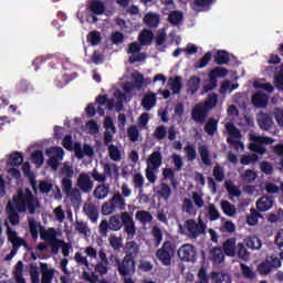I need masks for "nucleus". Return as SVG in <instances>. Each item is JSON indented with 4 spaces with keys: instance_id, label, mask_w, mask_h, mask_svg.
Segmentation results:
<instances>
[{
    "instance_id": "nucleus-1",
    "label": "nucleus",
    "mask_w": 283,
    "mask_h": 283,
    "mask_svg": "<svg viewBox=\"0 0 283 283\" xmlns=\"http://www.w3.org/2000/svg\"><path fill=\"white\" fill-rule=\"evenodd\" d=\"M13 205L8 203L7 213L8 220L12 227L19 226L21 222V217L19 213H29L30 216H34L38 209H41V201H39V197L32 193L30 188L18 189V193L12 198Z\"/></svg>"
},
{
    "instance_id": "nucleus-2",
    "label": "nucleus",
    "mask_w": 283,
    "mask_h": 283,
    "mask_svg": "<svg viewBox=\"0 0 283 283\" xmlns=\"http://www.w3.org/2000/svg\"><path fill=\"white\" fill-rule=\"evenodd\" d=\"M127 235H136V222H134V213L127 211L119 214L111 216L109 220L104 219L99 223V233L104 238L107 237V233L111 231H120L123 229Z\"/></svg>"
},
{
    "instance_id": "nucleus-3",
    "label": "nucleus",
    "mask_w": 283,
    "mask_h": 283,
    "mask_svg": "<svg viewBox=\"0 0 283 283\" xmlns=\"http://www.w3.org/2000/svg\"><path fill=\"white\" fill-rule=\"evenodd\" d=\"M124 258L115 259V266L122 277H128L136 273V260L140 254V245L136 241H128L124 247Z\"/></svg>"
},
{
    "instance_id": "nucleus-4",
    "label": "nucleus",
    "mask_w": 283,
    "mask_h": 283,
    "mask_svg": "<svg viewBox=\"0 0 283 283\" xmlns=\"http://www.w3.org/2000/svg\"><path fill=\"white\" fill-rule=\"evenodd\" d=\"M218 105V94L210 93L203 104H196L191 112V118L195 123L205 124L209 112Z\"/></svg>"
},
{
    "instance_id": "nucleus-5",
    "label": "nucleus",
    "mask_w": 283,
    "mask_h": 283,
    "mask_svg": "<svg viewBox=\"0 0 283 283\" xmlns=\"http://www.w3.org/2000/svg\"><path fill=\"white\" fill-rule=\"evenodd\" d=\"M116 209H119V211H125V209H127L125 197L119 192L115 193L108 201L103 203L102 213L103 216H112Z\"/></svg>"
},
{
    "instance_id": "nucleus-6",
    "label": "nucleus",
    "mask_w": 283,
    "mask_h": 283,
    "mask_svg": "<svg viewBox=\"0 0 283 283\" xmlns=\"http://www.w3.org/2000/svg\"><path fill=\"white\" fill-rule=\"evenodd\" d=\"M176 255V245L171 241H165L156 251V258L164 266H171V258Z\"/></svg>"
},
{
    "instance_id": "nucleus-7",
    "label": "nucleus",
    "mask_w": 283,
    "mask_h": 283,
    "mask_svg": "<svg viewBox=\"0 0 283 283\" xmlns=\"http://www.w3.org/2000/svg\"><path fill=\"white\" fill-rule=\"evenodd\" d=\"M229 75V70L222 66H216L208 73L209 83L203 86V92H211L218 87V78H224Z\"/></svg>"
},
{
    "instance_id": "nucleus-8",
    "label": "nucleus",
    "mask_w": 283,
    "mask_h": 283,
    "mask_svg": "<svg viewBox=\"0 0 283 283\" xmlns=\"http://www.w3.org/2000/svg\"><path fill=\"white\" fill-rule=\"evenodd\" d=\"M252 143L249 145V149L254 154H260V156H264L266 154V147L264 145H273L275 139L272 137H262L260 135L251 136Z\"/></svg>"
},
{
    "instance_id": "nucleus-9",
    "label": "nucleus",
    "mask_w": 283,
    "mask_h": 283,
    "mask_svg": "<svg viewBox=\"0 0 283 283\" xmlns=\"http://www.w3.org/2000/svg\"><path fill=\"white\" fill-rule=\"evenodd\" d=\"M185 228L188 231L189 238H193V240L198 239L199 235H202V233H206L207 231V223L202 219L199 220V222H196L193 219H188L185 222Z\"/></svg>"
},
{
    "instance_id": "nucleus-10",
    "label": "nucleus",
    "mask_w": 283,
    "mask_h": 283,
    "mask_svg": "<svg viewBox=\"0 0 283 283\" xmlns=\"http://www.w3.org/2000/svg\"><path fill=\"white\" fill-rule=\"evenodd\" d=\"M7 238L8 242H11L12 247L15 249H21V247H24V249H30V247L28 245V241L19 237V233H17L15 230L10 228V226L7 227Z\"/></svg>"
},
{
    "instance_id": "nucleus-11",
    "label": "nucleus",
    "mask_w": 283,
    "mask_h": 283,
    "mask_svg": "<svg viewBox=\"0 0 283 283\" xmlns=\"http://www.w3.org/2000/svg\"><path fill=\"white\" fill-rule=\"evenodd\" d=\"M178 255L182 262H196L197 260L196 248L191 244H184L181 248H179Z\"/></svg>"
},
{
    "instance_id": "nucleus-12",
    "label": "nucleus",
    "mask_w": 283,
    "mask_h": 283,
    "mask_svg": "<svg viewBox=\"0 0 283 283\" xmlns=\"http://www.w3.org/2000/svg\"><path fill=\"white\" fill-rule=\"evenodd\" d=\"M77 187L83 193H90L94 189V181L90 177V174L82 172L77 177Z\"/></svg>"
},
{
    "instance_id": "nucleus-13",
    "label": "nucleus",
    "mask_w": 283,
    "mask_h": 283,
    "mask_svg": "<svg viewBox=\"0 0 283 283\" xmlns=\"http://www.w3.org/2000/svg\"><path fill=\"white\" fill-rule=\"evenodd\" d=\"M74 153L76 158L80 160H83L85 156L92 157L94 156V148L90 146V144H85L83 147L81 146V143L74 144Z\"/></svg>"
},
{
    "instance_id": "nucleus-14",
    "label": "nucleus",
    "mask_w": 283,
    "mask_h": 283,
    "mask_svg": "<svg viewBox=\"0 0 283 283\" xmlns=\"http://www.w3.org/2000/svg\"><path fill=\"white\" fill-rule=\"evenodd\" d=\"M22 171L24 176H27V178L29 179V182L33 189L34 196H38L39 187H36V176L34 175V172H32V169L29 163L23 164Z\"/></svg>"
},
{
    "instance_id": "nucleus-15",
    "label": "nucleus",
    "mask_w": 283,
    "mask_h": 283,
    "mask_svg": "<svg viewBox=\"0 0 283 283\" xmlns=\"http://www.w3.org/2000/svg\"><path fill=\"white\" fill-rule=\"evenodd\" d=\"M252 105L260 109H264L269 105V95L258 91L252 95Z\"/></svg>"
},
{
    "instance_id": "nucleus-16",
    "label": "nucleus",
    "mask_w": 283,
    "mask_h": 283,
    "mask_svg": "<svg viewBox=\"0 0 283 283\" xmlns=\"http://www.w3.org/2000/svg\"><path fill=\"white\" fill-rule=\"evenodd\" d=\"M163 166V154L160 151H153L147 159V167L153 169H160Z\"/></svg>"
},
{
    "instance_id": "nucleus-17",
    "label": "nucleus",
    "mask_w": 283,
    "mask_h": 283,
    "mask_svg": "<svg viewBox=\"0 0 283 283\" xmlns=\"http://www.w3.org/2000/svg\"><path fill=\"white\" fill-rule=\"evenodd\" d=\"M235 242H237L235 238H229L223 242L222 249H223L224 255H228V258H235L237 255Z\"/></svg>"
},
{
    "instance_id": "nucleus-18",
    "label": "nucleus",
    "mask_w": 283,
    "mask_h": 283,
    "mask_svg": "<svg viewBox=\"0 0 283 283\" xmlns=\"http://www.w3.org/2000/svg\"><path fill=\"white\" fill-rule=\"evenodd\" d=\"M157 101L158 98L155 93H147L142 99V107H144L146 112H150L153 107H156Z\"/></svg>"
},
{
    "instance_id": "nucleus-19",
    "label": "nucleus",
    "mask_w": 283,
    "mask_h": 283,
    "mask_svg": "<svg viewBox=\"0 0 283 283\" xmlns=\"http://www.w3.org/2000/svg\"><path fill=\"white\" fill-rule=\"evenodd\" d=\"M258 123L259 127H261L264 132H269V129L273 127V118L266 113H260L258 115Z\"/></svg>"
},
{
    "instance_id": "nucleus-20",
    "label": "nucleus",
    "mask_w": 283,
    "mask_h": 283,
    "mask_svg": "<svg viewBox=\"0 0 283 283\" xmlns=\"http://www.w3.org/2000/svg\"><path fill=\"white\" fill-rule=\"evenodd\" d=\"M272 208H273V198H271L269 196H262L256 201L258 211L264 212V211H269Z\"/></svg>"
},
{
    "instance_id": "nucleus-21",
    "label": "nucleus",
    "mask_w": 283,
    "mask_h": 283,
    "mask_svg": "<svg viewBox=\"0 0 283 283\" xmlns=\"http://www.w3.org/2000/svg\"><path fill=\"white\" fill-rule=\"evenodd\" d=\"M213 61L217 65H229L231 63V55L224 50H219L214 54Z\"/></svg>"
},
{
    "instance_id": "nucleus-22",
    "label": "nucleus",
    "mask_w": 283,
    "mask_h": 283,
    "mask_svg": "<svg viewBox=\"0 0 283 283\" xmlns=\"http://www.w3.org/2000/svg\"><path fill=\"white\" fill-rule=\"evenodd\" d=\"M163 178L164 180H170L172 189H178V179L176 178V170H174L172 168H164Z\"/></svg>"
},
{
    "instance_id": "nucleus-23",
    "label": "nucleus",
    "mask_w": 283,
    "mask_h": 283,
    "mask_svg": "<svg viewBox=\"0 0 283 283\" xmlns=\"http://www.w3.org/2000/svg\"><path fill=\"white\" fill-rule=\"evenodd\" d=\"M40 268L42 271L41 283H52L54 280V270L48 269V263H40Z\"/></svg>"
},
{
    "instance_id": "nucleus-24",
    "label": "nucleus",
    "mask_w": 283,
    "mask_h": 283,
    "mask_svg": "<svg viewBox=\"0 0 283 283\" xmlns=\"http://www.w3.org/2000/svg\"><path fill=\"white\" fill-rule=\"evenodd\" d=\"M198 153L200 155V158H201L203 165H206V167H211V155L209 153V146L200 145L198 147Z\"/></svg>"
},
{
    "instance_id": "nucleus-25",
    "label": "nucleus",
    "mask_w": 283,
    "mask_h": 283,
    "mask_svg": "<svg viewBox=\"0 0 283 283\" xmlns=\"http://www.w3.org/2000/svg\"><path fill=\"white\" fill-rule=\"evenodd\" d=\"M109 196V185H98L94 190V198L97 200H105Z\"/></svg>"
},
{
    "instance_id": "nucleus-26",
    "label": "nucleus",
    "mask_w": 283,
    "mask_h": 283,
    "mask_svg": "<svg viewBox=\"0 0 283 283\" xmlns=\"http://www.w3.org/2000/svg\"><path fill=\"white\" fill-rule=\"evenodd\" d=\"M144 23L148 28H158L160 25V15L158 13H147L144 17Z\"/></svg>"
},
{
    "instance_id": "nucleus-27",
    "label": "nucleus",
    "mask_w": 283,
    "mask_h": 283,
    "mask_svg": "<svg viewBox=\"0 0 283 283\" xmlns=\"http://www.w3.org/2000/svg\"><path fill=\"white\" fill-rule=\"evenodd\" d=\"M171 193L172 191L169 185H167L166 182H161L159 185V189L157 190L158 198H161V200H165L167 202V200L171 198Z\"/></svg>"
},
{
    "instance_id": "nucleus-28",
    "label": "nucleus",
    "mask_w": 283,
    "mask_h": 283,
    "mask_svg": "<svg viewBox=\"0 0 283 283\" xmlns=\"http://www.w3.org/2000/svg\"><path fill=\"white\" fill-rule=\"evenodd\" d=\"M226 129L230 136V138H228V143H235L233 142V138H242V133L238 127H235V125H233V123H227Z\"/></svg>"
},
{
    "instance_id": "nucleus-29",
    "label": "nucleus",
    "mask_w": 283,
    "mask_h": 283,
    "mask_svg": "<svg viewBox=\"0 0 283 283\" xmlns=\"http://www.w3.org/2000/svg\"><path fill=\"white\" fill-rule=\"evenodd\" d=\"M151 41H154V32L148 29L143 30L139 34L140 45H151Z\"/></svg>"
},
{
    "instance_id": "nucleus-30",
    "label": "nucleus",
    "mask_w": 283,
    "mask_h": 283,
    "mask_svg": "<svg viewBox=\"0 0 283 283\" xmlns=\"http://www.w3.org/2000/svg\"><path fill=\"white\" fill-rule=\"evenodd\" d=\"M203 129L208 136H214L216 132H218V119L210 117L207 120Z\"/></svg>"
},
{
    "instance_id": "nucleus-31",
    "label": "nucleus",
    "mask_w": 283,
    "mask_h": 283,
    "mask_svg": "<svg viewBox=\"0 0 283 283\" xmlns=\"http://www.w3.org/2000/svg\"><path fill=\"white\" fill-rule=\"evenodd\" d=\"M136 220H138L142 224H149L151 220H154V217L151 216V212L147 210H139L135 214Z\"/></svg>"
},
{
    "instance_id": "nucleus-32",
    "label": "nucleus",
    "mask_w": 283,
    "mask_h": 283,
    "mask_svg": "<svg viewBox=\"0 0 283 283\" xmlns=\"http://www.w3.org/2000/svg\"><path fill=\"white\" fill-rule=\"evenodd\" d=\"M46 156H49V158H54L57 161L63 160V156H64V151L63 148L61 147H51L46 149Z\"/></svg>"
},
{
    "instance_id": "nucleus-33",
    "label": "nucleus",
    "mask_w": 283,
    "mask_h": 283,
    "mask_svg": "<svg viewBox=\"0 0 283 283\" xmlns=\"http://www.w3.org/2000/svg\"><path fill=\"white\" fill-rule=\"evenodd\" d=\"M221 209L226 216H229L230 218H233L238 213V209H235V206L227 200L221 201Z\"/></svg>"
},
{
    "instance_id": "nucleus-34",
    "label": "nucleus",
    "mask_w": 283,
    "mask_h": 283,
    "mask_svg": "<svg viewBox=\"0 0 283 283\" xmlns=\"http://www.w3.org/2000/svg\"><path fill=\"white\" fill-rule=\"evenodd\" d=\"M41 240H44V242H53L56 240V230L54 228H49L46 230H42L40 232Z\"/></svg>"
},
{
    "instance_id": "nucleus-35",
    "label": "nucleus",
    "mask_w": 283,
    "mask_h": 283,
    "mask_svg": "<svg viewBox=\"0 0 283 283\" xmlns=\"http://www.w3.org/2000/svg\"><path fill=\"white\" fill-rule=\"evenodd\" d=\"M240 178L243 182H247V185H252V182H255L258 179V172L251 169H247L240 175Z\"/></svg>"
},
{
    "instance_id": "nucleus-36",
    "label": "nucleus",
    "mask_w": 283,
    "mask_h": 283,
    "mask_svg": "<svg viewBox=\"0 0 283 283\" xmlns=\"http://www.w3.org/2000/svg\"><path fill=\"white\" fill-rule=\"evenodd\" d=\"M105 10H106V7L103 2L98 0L91 1L90 11L93 12V14L101 15L105 12Z\"/></svg>"
},
{
    "instance_id": "nucleus-37",
    "label": "nucleus",
    "mask_w": 283,
    "mask_h": 283,
    "mask_svg": "<svg viewBox=\"0 0 283 283\" xmlns=\"http://www.w3.org/2000/svg\"><path fill=\"white\" fill-rule=\"evenodd\" d=\"M224 187L230 196V198H240L242 196V191L237 188L235 184L233 181H226Z\"/></svg>"
},
{
    "instance_id": "nucleus-38",
    "label": "nucleus",
    "mask_w": 283,
    "mask_h": 283,
    "mask_svg": "<svg viewBox=\"0 0 283 283\" xmlns=\"http://www.w3.org/2000/svg\"><path fill=\"white\" fill-rule=\"evenodd\" d=\"M108 156L111 160H114V163H120V159L123 158L120 149H118V146L114 144L108 146Z\"/></svg>"
},
{
    "instance_id": "nucleus-39",
    "label": "nucleus",
    "mask_w": 283,
    "mask_h": 283,
    "mask_svg": "<svg viewBox=\"0 0 283 283\" xmlns=\"http://www.w3.org/2000/svg\"><path fill=\"white\" fill-rule=\"evenodd\" d=\"M213 59V54L211 52L205 53V55L195 63V70H202L209 65V62Z\"/></svg>"
},
{
    "instance_id": "nucleus-40",
    "label": "nucleus",
    "mask_w": 283,
    "mask_h": 283,
    "mask_svg": "<svg viewBox=\"0 0 283 283\" xmlns=\"http://www.w3.org/2000/svg\"><path fill=\"white\" fill-rule=\"evenodd\" d=\"M211 280L213 283H231V276L220 272H211Z\"/></svg>"
},
{
    "instance_id": "nucleus-41",
    "label": "nucleus",
    "mask_w": 283,
    "mask_h": 283,
    "mask_svg": "<svg viewBox=\"0 0 283 283\" xmlns=\"http://www.w3.org/2000/svg\"><path fill=\"white\" fill-rule=\"evenodd\" d=\"M8 165L11 167H19L23 165V155L19 151H15L9 156Z\"/></svg>"
},
{
    "instance_id": "nucleus-42",
    "label": "nucleus",
    "mask_w": 283,
    "mask_h": 283,
    "mask_svg": "<svg viewBox=\"0 0 283 283\" xmlns=\"http://www.w3.org/2000/svg\"><path fill=\"white\" fill-rule=\"evenodd\" d=\"M182 19H185L182 12L176 10L171 11L168 15V21L171 25H180V23H182Z\"/></svg>"
},
{
    "instance_id": "nucleus-43",
    "label": "nucleus",
    "mask_w": 283,
    "mask_h": 283,
    "mask_svg": "<svg viewBox=\"0 0 283 283\" xmlns=\"http://www.w3.org/2000/svg\"><path fill=\"white\" fill-rule=\"evenodd\" d=\"M237 255L240 260H243L244 262L249 261V258H251V253L249 250H247V245L244 243H238L237 245Z\"/></svg>"
},
{
    "instance_id": "nucleus-44",
    "label": "nucleus",
    "mask_w": 283,
    "mask_h": 283,
    "mask_svg": "<svg viewBox=\"0 0 283 283\" xmlns=\"http://www.w3.org/2000/svg\"><path fill=\"white\" fill-rule=\"evenodd\" d=\"M187 87H188L189 92H191V94H196V92H198V90H200V77L191 76L188 80Z\"/></svg>"
},
{
    "instance_id": "nucleus-45",
    "label": "nucleus",
    "mask_w": 283,
    "mask_h": 283,
    "mask_svg": "<svg viewBox=\"0 0 283 283\" xmlns=\"http://www.w3.org/2000/svg\"><path fill=\"white\" fill-rule=\"evenodd\" d=\"M109 245L115 251H119L123 249V239L120 237H117L116 234H111L108 238Z\"/></svg>"
},
{
    "instance_id": "nucleus-46",
    "label": "nucleus",
    "mask_w": 283,
    "mask_h": 283,
    "mask_svg": "<svg viewBox=\"0 0 283 283\" xmlns=\"http://www.w3.org/2000/svg\"><path fill=\"white\" fill-rule=\"evenodd\" d=\"M211 255L213 262H216L217 264H222V262H224V252L222 248H213L211 250Z\"/></svg>"
},
{
    "instance_id": "nucleus-47",
    "label": "nucleus",
    "mask_w": 283,
    "mask_h": 283,
    "mask_svg": "<svg viewBox=\"0 0 283 283\" xmlns=\"http://www.w3.org/2000/svg\"><path fill=\"white\" fill-rule=\"evenodd\" d=\"M94 273L98 275H107L109 273V263L98 261L94 266Z\"/></svg>"
},
{
    "instance_id": "nucleus-48",
    "label": "nucleus",
    "mask_w": 283,
    "mask_h": 283,
    "mask_svg": "<svg viewBox=\"0 0 283 283\" xmlns=\"http://www.w3.org/2000/svg\"><path fill=\"white\" fill-rule=\"evenodd\" d=\"M169 82H170V90H172L174 94H178L180 90H182L181 76H175L174 78H170Z\"/></svg>"
},
{
    "instance_id": "nucleus-49",
    "label": "nucleus",
    "mask_w": 283,
    "mask_h": 283,
    "mask_svg": "<svg viewBox=\"0 0 283 283\" xmlns=\"http://www.w3.org/2000/svg\"><path fill=\"white\" fill-rule=\"evenodd\" d=\"M212 175L217 182H222L224 180V168L217 164L212 169Z\"/></svg>"
},
{
    "instance_id": "nucleus-50",
    "label": "nucleus",
    "mask_w": 283,
    "mask_h": 283,
    "mask_svg": "<svg viewBox=\"0 0 283 283\" xmlns=\"http://www.w3.org/2000/svg\"><path fill=\"white\" fill-rule=\"evenodd\" d=\"M84 210L91 222H96V220H98V208H96V206L90 205L87 208H84Z\"/></svg>"
},
{
    "instance_id": "nucleus-51",
    "label": "nucleus",
    "mask_w": 283,
    "mask_h": 283,
    "mask_svg": "<svg viewBox=\"0 0 283 283\" xmlns=\"http://www.w3.org/2000/svg\"><path fill=\"white\" fill-rule=\"evenodd\" d=\"M186 156L189 163H193L198 158V153L196 151V146L188 144L185 148Z\"/></svg>"
},
{
    "instance_id": "nucleus-52",
    "label": "nucleus",
    "mask_w": 283,
    "mask_h": 283,
    "mask_svg": "<svg viewBox=\"0 0 283 283\" xmlns=\"http://www.w3.org/2000/svg\"><path fill=\"white\" fill-rule=\"evenodd\" d=\"M151 235L155 240V247H160L163 243V230L158 226L153 227Z\"/></svg>"
},
{
    "instance_id": "nucleus-53",
    "label": "nucleus",
    "mask_w": 283,
    "mask_h": 283,
    "mask_svg": "<svg viewBox=\"0 0 283 283\" xmlns=\"http://www.w3.org/2000/svg\"><path fill=\"white\" fill-rule=\"evenodd\" d=\"M153 136L157 140H165L167 138V127L165 125L157 126Z\"/></svg>"
},
{
    "instance_id": "nucleus-54",
    "label": "nucleus",
    "mask_w": 283,
    "mask_h": 283,
    "mask_svg": "<svg viewBox=\"0 0 283 283\" xmlns=\"http://www.w3.org/2000/svg\"><path fill=\"white\" fill-rule=\"evenodd\" d=\"M18 92L20 94H30V92H33V87L30 85V82L22 80L18 85H17Z\"/></svg>"
},
{
    "instance_id": "nucleus-55",
    "label": "nucleus",
    "mask_w": 283,
    "mask_h": 283,
    "mask_svg": "<svg viewBox=\"0 0 283 283\" xmlns=\"http://www.w3.org/2000/svg\"><path fill=\"white\" fill-rule=\"evenodd\" d=\"M240 266H241V273L243 277H245V280H254L255 272H253V270L249 265L241 263Z\"/></svg>"
},
{
    "instance_id": "nucleus-56",
    "label": "nucleus",
    "mask_w": 283,
    "mask_h": 283,
    "mask_svg": "<svg viewBox=\"0 0 283 283\" xmlns=\"http://www.w3.org/2000/svg\"><path fill=\"white\" fill-rule=\"evenodd\" d=\"M87 42L91 43V45L95 46L98 45V43H101V32L98 31H91L87 34Z\"/></svg>"
},
{
    "instance_id": "nucleus-57",
    "label": "nucleus",
    "mask_w": 283,
    "mask_h": 283,
    "mask_svg": "<svg viewBox=\"0 0 283 283\" xmlns=\"http://www.w3.org/2000/svg\"><path fill=\"white\" fill-rule=\"evenodd\" d=\"M156 174H158V168L146 167V178L151 185L158 180Z\"/></svg>"
},
{
    "instance_id": "nucleus-58",
    "label": "nucleus",
    "mask_w": 283,
    "mask_h": 283,
    "mask_svg": "<svg viewBox=\"0 0 283 283\" xmlns=\"http://www.w3.org/2000/svg\"><path fill=\"white\" fill-rule=\"evenodd\" d=\"M271 264L266 259L258 265V272L260 275H269V273H271Z\"/></svg>"
},
{
    "instance_id": "nucleus-59",
    "label": "nucleus",
    "mask_w": 283,
    "mask_h": 283,
    "mask_svg": "<svg viewBox=\"0 0 283 283\" xmlns=\"http://www.w3.org/2000/svg\"><path fill=\"white\" fill-rule=\"evenodd\" d=\"M198 281L195 283H209V274H207V268L201 266L197 273Z\"/></svg>"
},
{
    "instance_id": "nucleus-60",
    "label": "nucleus",
    "mask_w": 283,
    "mask_h": 283,
    "mask_svg": "<svg viewBox=\"0 0 283 283\" xmlns=\"http://www.w3.org/2000/svg\"><path fill=\"white\" fill-rule=\"evenodd\" d=\"M53 185L51 182H49L48 180H40L39 181V191L40 193H50V191H52L53 189Z\"/></svg>"
},
{
    "instance_id": "nucleus-61",
    "label": "nucleus",
    "mask_w": 283,
    "mask_h": 283,
    "mask_svg": "<svg viewBox=\"0 0 283 283\" xmlns=\"http://www.w3.org/2000/svg\"><path fill=\"white\" fill-rule=\"evenodd\" d=\"M127 134L130 143H136L138 140V137L140 136V133L138 132L137 126H129Z\"/></svg>"
},
{
    "instance_id": "nucleus-62",
    "label": "nucleus",
    "mask_w": 283,
    "mask_h": 283,
    "mask_svg": "<svg viewBox=\"0 0 283 283\" xmlns=\"http://www.w3.org/2000/svg\"><path fill=\"white\" fill-rule=\"evenodd\" d=\"M62 191H64L65 195L72 196V179L64 177L62 178Z\"/></svg>"
},
{
    "instance_id": "nucleus-63",
    "label": "nucleus",
    "mask_w": 283,
    "mask_h": 283,
    "mask_svg": "<svg viewBox=\"0 0 283 283\" xmlns=\"http://www.w3.org/2000/svg\"><path fill=\"white\" fill-rule=\"evenodd\" d=\"M258 218H261L260 212L255 209H251V214L247 219L249 227H255V224H258Z\"/></svg>"
},
{
    "instance_id": "nucleus-64",
    "label": "nucleus",
    "mask_w": 283,
    "mask_h": 283,
    "mask_svg": "<svg viewBox=\"0 0 283 283\" xmlns=\"http://www.w3.org/2000/svg\"><path fill=\"white\" fill-rule=\"evenodd\" d=\"M274 85L276 90H280L281 92H283V66L274 77Z\"/></svg>"
}]
</instances>
